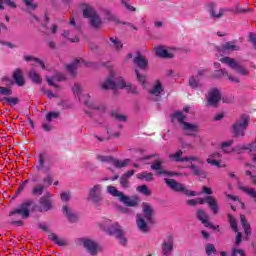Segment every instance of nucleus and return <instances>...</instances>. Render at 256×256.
Masks as SVG:
<instances>
[{"label":"nucleus","mask_w":256,"mask_h":256,"mask_svg":"<svg viewBox=\"0 0 256 256\" xmlns=\"http://www.w3.org/2000/svg\"><path fill=\"white\" fill-rule=\"evenodd\" d=\"M196 217L198 221L202 222V225L208 226L209 225V215L203 209H198L196 212Z\"/></svg>","instance_id":"bb28decb"},{"label":"nucleus","mask_w":256,"mask_h":256,"mask_svg":"<svg viewBox=\"0 0 256 256\" xmlns=\"http://www.w3.org/2000/svg\"><path fill=\"white\" fill-rule=\"evenodd\" d=\"M28 77L31 79L32 83H35L36 85H41V83H43V78H41L35 70L30 71Z\"/></svg>","instance_id":"2f4dec72"},{"label":"nucleus","mask_w":256,"mask_h":256,"mask_svg":"<svg viewBox=\"0 0 256 256\" xmlns=\"http://www.w3.org/2000/svg\"><path fill=\"white\" fill-rule=\"evenodd\" d=\"M206 249V255L211 256L213 253H216L217 249H215V245L208 243L205 246Z\"/></svg>","instance_id":"603ef678"},{"label":"nucleus","mask_w":256,"mask_h":256,"mask_svg":"<svg viewBox=\"0 0 256 256\" xmlns=\"http://www.w3.org/2000/svg\"><path fill=\"white\" fill-rule=\"evenodd\" d=\"M237 255L245 256V251L241 250V249L233 248L232 249V256H237Z\"/></svg>","instance_id":"680f3d73"},{"label":"nucleus","mask_w":256,"mask_h":256,"mask_svg":"<svg viewBox=\"0 0 256 256\" xmlns=\"http://www.w3.org/2000/svg\"><path fill=\"white\" fill-rule=\"evenodd\" d=\"M199 205H207L210 207L213 215H217L219 213V204L217 203V200L213 196H206L205 198H198Z\"/></svg>","instance_id":"9b49d317"},{"label":"nucleus","mask_w":256,"mask_h":256,"mask_svg":"<svg viewBox=\"0 0 256 256\" xmlns=\"http://www.w3.org/2000/svg\"><path fill=\"white\" fill-rule=\"evenodd\" d=\"M161 93H163V85L160 81H157V83L150 90V95H154V97H156L155 101H161Z\"/></svg>","instance_id":"aec40b11"},{"label":"nucleus","mask_w":256,"mask_h":256,"mask_svg":"<svg viewBox=\"0 0 256 256\" xmlns=\"http://www.w3.org/2000/svg\"><path fill=\"white\" fill-rule=\"evenodd\" d=\"M61 199L63 201H69V199H71V194L69 192H63L61 195H60Z\"/></svg>","instance_id":"69168bd1"},{"label":"nucleus","mask_w":256,"mask_h":256,"mask_svg":"<svg viewBox=\"0 0 256 256\" xmlns=\"http://www.w3.org/2000/svg\"><path fill=\"white\" fill-rule=\"evenodd\" d=\"M249 121H251L249 116L242 115L240 121L233 124L232 129L236 137H245V131L247 130V127H249Z\"/></svg>","instance_id":"0eeeda50"},{"label":"nucleus","mask_w":256,"mask_h":256,"mask_svg":"<svg viewBox=\"0 0 256 256\" xmlns=\"http://www.w3.org/2000/svg\"><path fill=\"white\" fill-rule=\"evenodd\" d=\"M48 239H50V241H53V243L59 245L60 247L65 246V240L59 238V236H57V234L55 233H50Z\"/></svg>","instance_id":"e433bc0d"},{"label":"nucleus","mask_w":256,"mask_h":256,"mask_svg":"<svg viewBox=\"0 0 256 256\" xmlns=\"http://www.w3.org/2000/svg\"><path fill=\"white\" fill-rule=\"evenodd\" d=\"M109 41H106L107 45H109V47H111L115 51H121V49H123V42H121L119 38L110 37Z\"/></svg>","instance_id":"393cba45"},{"label":"nucleus","mask_w":256,"mask_h":256,"mask_svg":"<svg viewBox=\"0 0 256 256\" xmlns=\"http://www.w3.org/2000/svg\"><path fill=\"white\" fill-rule=\"evenodd\" d=\"M38 157V165L36 166V169L41 171V169L45 167V159H47V153L41 152Z\"/></svg>","instance_id":"4c0bfd02"},{"label":"nucleus","mask_w":256,"mask_h":256,"mask_svg":"<svg viewBox=\"0 0 256 256\" xmlns=\"http://www.w3.org/2000/svg\"><path fill=\"white\" fill-rule=\"evenodd\" d=\"M133 63L139 69H141L142 71H145V69H147V67L149 65V60H147V58L145 56L141 55V53L137 52V56L134 57Z\"/></svg>","instance_id":"2eb2a0df"},{"label":"nucleus","mask_w":256,"mask_h":256,"mask_svg":"<svg viewBox=\"0 0 256 256\" xmlns=\"http://www.w3.org/2000/svg\"><path fill=\"white\" fill-rule=\"evenodd\" d=\"M240 191H243L246 193V195H249L251 199H253L254 203H256V190L255 188H249L245 186H239Z\"/></svg>","instance_id":"473e14b6"},{"label":"nucleus","mask_w":256,"mask_h":256,"mask_svg":"<svg viewBox=\"0 0 256 256\" xmlns=\"http://www.w3.org/2000/svg\"><path fill=\"white\" fill-rule=\"evenodd\" d=\"M103 91H107V89H127L128 93H132V95H139V90L137 87L133 86L132 83H127L123 79V76H119L117 72L111 71L106 81H104L101 85Z\"/></svg>","instance_id":"f03ea898"},{"label":"nucleus","mask_w":256,"mask_h":256,"mask_svg":"<svg viewBox=\"0 0 256 256\" xmlns=\"http://www.w3.org/2000/svg\"><path fill=\"white\" fill-rule=\"evenodd\" d=\"M2 105H9L10 107H15L19 105L20 100L17 97H2L0 98Z\"/></svg>","instance_id":"c85d7f7f"},{"label":"nucleus","mask_w":256,"mask_h":256,"mask_svg":"<svg viewBox=\"0 0 256 256\" xmlns=\"http://www.w3.org/2000/svg\"><path fill=\"white\" fill-rule=\"evenodd\" d=\"M213 79H219L221 77H227L229 81L232 83H239L238 78H233V76L229 75L226 69H219L215 70L214 74L212 75Z\"/></svg>","instance_id":"f3484780"},{"label":"nucleus","mask_w":256,"mask_h":256,"mask_svg":"<svg viewBox=\"0 0 256 256\" xmlns=\"http://www.w3.org/2000/svg\"><path fill=\"white\" fill-rule=\"evenodd\" d=\"M103 13H104V17L107 21H110L112 23H116V25H119V24H121V25H131V23H129V22L119 21V18H117V16H115L113 14V12H111V10H109V9H104Z\"/></svg>","instance_id":"dca6fc26"},{"label":"nucleus","mask_w":256,"mask_h":256,"mask_svg":"<svg viewBox=\"0 0 256 256\" xmlns=\"http://www.w3.org/2000/svg\"><path fill=\"white\" fill-rule=\"evenodd\" d=\"M142 213L143 217L141 215H137V227L140 231H143L144 233H147L149 231V226L155 224V220L153 219V215H155V211L153 210V206L149 203H143L142 205Z\"/></svg>","instance_id":"7ed1b4c3"},{"label":"nucleus","mask_w":256,"mask_h":256,"mask_svg":"<svg viewBox=\"0 0 256 256\" xmlns=\"http://www.w3.org/2000/svg\"><path fill=\"white\" fill-rule=\"evenodd\" d=\"M156 55L161 59H173V57H175V54L169 52V50L163 48L162 46L156 48Z\"/></svg>","instance_id":"5701e85b"},{"label":"nucleus","mask_w":256,"mask_h":256,"mask_svg":"<svg viewBox=\"0 0 256 256\" xmlns=\"http://www.w3.org/2000/svg\"><path fill=\"white\" fill-rule=\"evenodd\" d=\"M240 223L246 237H249V235H251V224H249V222L247 221V217L243 214L240 215Z\"/></svg>","instance_id":"cd10ccee"},{"label":"nucleus","mask_w":256,"mask_h":256,"mask_svg":"<svg viewBox=\"0 0 256 256\" xmlns=\"http://www.w3.org/2000/svg\"><path fill=\"white\" fill-rule=\"evenodd\" d=\"M62 211L63 213H65L68 221H70V223H77V221L79 220V216L76 213H73V211L71 210V208H69V206L64 205L62 207Z\"/></svg>","instance_id":"6ab92c4d"},{"label":"nucleus","mask_w":256,"mask_h":256,"mask_svg":"<svg viewBox=\"0 0 256 256\" xmlns=\"http://www.w3.org/2000/svg\"><path fill=\"white\" fill-rule=\"evenodd\" d=\"M53 205L51 204V194L48 192L42 196L39 200V204L35 203V200L28 199L23 201L17 208L10 211V217L13 215H20L22 219H29L31 213H43L51 211Z\"/></svg>","instance_id":"f257e3e1"},{"label":"nucleus","mask_w":256,"mask_h":256,"mask_svg":"<svg viewBox=\"0 0 256 256\" xmlns=\"http://www.w3.org/2000/svg\"><path fill=\"white\" fill-rule=\"evenodd\" d=\"M72 91L74 93V95H76L79 99V101H81V93H83V88L81 87V84L79 83H75L74 86L72 87Z\"/></svg>","instance_id":"79ce46f5"},{"label":"nucleus","mask_w":256,"mask_h":256,"mask_svg":"<svg viewBox=\"0 0 256 256\" xmlns=\"http://www.w3.org/2000/svg\"><path fill=\"white\" fill-rule=\"evenodd\" d=\"M221 101V92L217 88H212L208 92L207 105L217 107Z\"/></svg>","instance_id":"f8f14e48"},{"label":"nucleus","mask_w":256,"mask_h":256,"mask_svg":"<svg viewBox=\"0 0 256 256\" xmlns=\"http://www.w3.org/2000/svg\"><path fill=\"white\" fill-rule=\"evenodd\" d=\"M61 112H49L45 115L46 121L51 123L53 119H59Z\"/></svg>","instance_id":"c03bdc74"},{"label":"nucleus","mask_w":256,"mask_h":256,"mask_svg":"<svg viewBox=\"0 0 256 256\" xmlns=\"http://www.w3.org/2000/svg\"><path fill=\"white\" fill-rule=\"evenodd\" d=\"M182 130L186 132L187 137H197L199 131V125L185 122L182 126Z\"/></svg>","instance_id":"4468645a"},{"label":"nucleus","mask_w":256,"mask_h":256,"mask_svg":"<svg viewBox=\"0 0 256 256\" xmlns=\"http://www.w3.org/2000/svg\"><path fill=\"white\" fill-rule=\"evenodd\" d=\"M117 211H119V213H124L125 215H127V213H129V208L125 206H117Z\"/></svg>","instance_id":"338daca9"},{"label":"nucleus","mask_w":256,"mask_h":256,"mask_svg":"<svg viewBox=\"0 0 256 256\" xmlns=\"http://www.w3.org/2000/svg\"><path fill=\"white\" fill-rule=\"evenodd\" d=\"M23 3L28 9H32V11H35L39 7V4L34 3L33 0H23Z\"/></svg>","instance_id":"de8ad7c7"},{"label":"nucleus","mask_w":256,"mask_h":256,"mask_svg":"<svg viewBox=\"0 0 256 256\" xmlns=\"http://www.w3.org/2000/svg\"><path fill=\"white\" fill-rule=\"evenodd\" d=\"M233 145V140L222 142L221 143V149L224 151V153H229L227 150V147H231Z\"/></svg>","instance_id":"4d7b16f0"},{"label":"nucleus","mask_w":256,"mask_h":256,"mask_svg":"<svg viewBox=\"0 0 256 256\" xmlns=\"http://www.w3.org/2000/svg\"><path fill=\"white\" fill-rule=\"evenodd\" d=\"M87 199L94 207H100L103 203V189L101 188V185L96 184L90 188Z\"/></svg>","instance_id":"423d86ee"},{"label":"nucleus","mask_w":256,"mask_h":256,"mask_svg":"<svg viewBox=\"0 0 256 256\" xmlns=\"http://www.w3.org/2000/svg\"><path fill=\"white\" fill-rule=\"evenodd\" d=\"M152 171H163V162L156 160L154 164L151 165Z\"/></svg>","instance_id":"3c124183"},{"label":"nucleus","mask_w":256,"mask_h":256,"mask_svg":"<svg viewBox=\"0 0 256 256\" xmlns=\"http://www.w3.org/2000/svg\"><path fill=\"white\" fill-rule=\"evenodd\" d=\"M79 62V59H75L72 64L67 65V71H69L73 75V77H75L77 73V65H79Z\"/></svg>","instance_id":"ea45409f"},{"label":"nucleus","mask_w":256,"mask_h":256,"mask_svg":"<svg viewBox=\"0 0 256 256\" xmlns=\"http://www.w3.org/2000/svg\"><path fill=\"white\" fill-rule=\"evenodd\" d=\"M240 49L235 42H226L222 45V51H239Z\"/></svg>","instance_id":"f704fd0d"},{"label":"nucleus","mask_w":256,"mask_h":256,"mask_svg":"<svg viewBox=\"0 0 256 256\" xmlns=\"http://www.w3.org/2000/svg\"><path fill=\"white\" fill-rule=\"evenodd\" d=\"M162 252L163 255L165 256H170L171 253L173 252V237L169 236L168 242H163L162 243Z\"/></svg>","instance_id":"412c9836"},{"label":"nucleus","mask_w":256,"mask_h":256,"mask_svg":"<svg viewBox=\"0 0 256 256\" xmlns=\"http://www.w3.org/2000/svg\"><path fill=\"white\" fill-rule=\"evenodd\" d=\"M136 191H138L139 193H142V195H146L147 197L151 195V191L149 190V187H147V185L138 186L136 188Z\"/></svg>","instance_id":"a18cd8bd"},{"label":"nucleus","mask_w":256,"mask_h":256,"mask_svg":"<svg viewBox=\"0 0 256 256\" xmlns=\"http://www.w3.org/2000/svg\"><path fill=\"white\" fill-rule=\"evenodd\" d=\"M228 221L230 223V227L231 229L237 233V231H239V224L237 223V220L235 219V217L231 214H228Z\"/></svg>","instance_id":"58836bf2"},{"label":"nucleus","mask_w":256,"mask_h":256,"mask_svg":"<svg viewBox=\"0 0 256 256\" xmlns=\"http://www.w3.org/2000/svg\"><path fill=\"white\" fill-rule=\"evenodd\" d=\"M12 79H14L18 87H23V85H25V78L23 77V70H21V68H17L14 70L12 74Z\"/></svg>","instance_id":"a211bd4d"},{"label":"nucleus","mask_w":256,"mask_h":256,"mask_svg":"<svg viewBox=\"0 0 256 256\" xmlns=\"http://www.w3.org/2000/svg\"><path fill=\"white\" fill-rule=\"evenodd\" d=\"M189 169L192 170V175H195V176L203 175V172L197 167V165L192 164L189 166Z\"/></svg>","instance_id":"864d4df0"},{"label":"nucleus","mask_w":256,"mask_h":256,"mask_svg":"<svg viewBox=\"0 0 256 256\" xmlns=\"http://www.w3.org/2000/svg\"><path fill=\"white\" fill-rule=\"evenodd\" d=\"M0 95L9 97V96L13 95V90L11 89V87L0 86Z\"/></svg>","instance_id":"49530a36"},{"label":"nucleus","mask_w":256,"mask_h":256,"mask_svg":"<svg viewBox=\"0 0 256 256\" xmlns=\"http://www.w3.org/2000/svg\"><path fill=\"white\" fill-rule=\"evenodd\" d=\"M111 117H112V119H115L116 121H121L123 123H126V121H127V116L120 114L119 112H117L115 110L111 112Z\"/></svg>","instance_id":"a19ab883"},{"label":"nucleus","mask_w":256,"mask_h":256,"mask_svg":"<svg viewBox=\"0 0 256 256\" xmlns=\"http://www.w3.org/2000/svg\"><path fill=\"white\" fill-rule=\"evenodd\" d=\"M188 83L192 89H199L201 87V78L199 76H191Z\"/></svg>","instance_id":"72a5a7b5"},{"label":"nucleus","mask_w":256,"mask_h":256,"mask_svg":"<svg viewBox=\"0 0 256 256\" xmlns=\"http://www.w3.org/2000/svg\"><path fill=\"white\" fill-rule=\"evenodd\" d=\"M89 20L92 29L99 30L103 27V20L101 19V16H99V13H96L94 16L89 18Z\"/></svg>","instance_id":"4be33fe9"},{"label":"nucleus","mask_w":256,"mask_h":256,"mask_svg":"<svg viewBox=\"0 0 256 256\" xmlns=\"http://www.w3.org/2000/svg\"><path fill=\"white\" fill-rule=\"evenodd\" d=\"M159 175H166L167 177H175L177 176L176 172H171V171H167V170H161L158 172Z\"/></svg>","instance_id":"bf43d9fd"},{"label":"nucleus","mask_w":256,"mask_h":256,"mask_svg":"<svg viewBox=\"0 0 256 256\" xmlns=\"http://www.w3.org/2000/svg\"><path fill=\"white\" fill-rule=\"evenodd\" d=\"M97 159L101 163H110L111 165H114L116 169H123V167H127V165L131 163L130 159L119 160L115 159L113 156H98Z\"/></svg>","instance_id":"6e6552de"},{"label":"nucleus","mask_w":256,"mask_h":256,"mask_svg":"<svg viewBox=\"0 0 256 256\" xmlns=\"http://www.w3.org/2000/svg\"><path fill=\"white\" fill-rule=\"evenodd\" d=\"M135 74L137 77V81L140 83V85H145V83L147 82V77L145 75H141V73H139V70H135Z\"/></svg>","instance_id":"8fccbe9b"},{"label":"nucleus","mask_w":256,"mask_h":256,"mask_svg":"<svg viewBox=\"0 0 256 256\" xmlns=\"http://www.w3.org/2000/svg\"><path fill=\"white\" fill-rule=\"evenodd\" d=\"M107 191L110 195H112V197H117L120 203H123L126 207H137V205H139V199H131V197L117 190L115 186H108Z\"/></svg>","instance_id":"20e7f679"},{"label":"nucleus","mask_w":256,"mask_h":256,"mask_svg":"<svg viewBox=\"0 0 256 256\" xmlns=\"http://www.w3.org/2000/svg\"><path fill=\"white\" fill-rule=\"evenodd\" d=\"M80 243L83 244V247L88 251L90 255H97L99 253V244L93 239L90 238H81Z\"/></svg>","instance_id":"9d476101"},{"label":"nucleus","mask_w":256,"mask_h":256,"mask_svg":"<svg viewBox=\"0 0 256 256\" xmlns=\"http://www.w3.org/2000/svg\"><path fill=\"white\" fill-rule=\"evenodd\" d=\"M80 9L84 19H91L97 13V10L89 3L80 4Z\"/></svg>","instance_id":"ddd939ff"},{"label":"nucleus","mask_w":256,"mask_h":256,"mask_svg":"<svg viewBox=\"0 0 256 256\" xmlns=\"http://www.w3.org/2000/svg\"><path fill=\"white\" fill-rule=\"evenodd\" d=\"M187 118L186 115H183V112L181 111H176L171 115V122L175 123V119H177L179 125H184L185 119Z\"/></svg>","instance_id":"c756f323"},{"label":"nucleus","mask_w":256,"mask_h":256,"mask_svg":"<svg viewBox=\"0 0 256 256\" xmlns=\"http://www.w3.org/2000/svg\"><path fill=\"white\" fill-rule=\"evenodd\" d=\"M43 183L45 185L51 186L53 185V177L51 175H48L46 177L43 178Z\"/></svg>","instance_id":"052dcab7"},{"label":"nucleus","mask_w":256,"mask_h":256,"mask_svg":"<svg viewBox=\"0 0 256 256\" xmlns=\"http://www.w3.org/2000/svg\"><path fill=\"white\" fill-rule=\"evenodd\" d=\"M121 3H122V5H124V7H125V9H127V11H130L131 13H135V11H137V8L132 6L130 1L121 0Z\"/></svg>","instance_id":"09e8293b"},{"label":"nucleus","mask_w":256,"mask_h":256,"mask_svg":"<svg viewBox=\"0 0 256 256\" xmlns=\"http://www.w3.org/2000/svg\"><path fill=\"white\" fill-rule=\"evenodd\" d=\"M211 16L216 18V19H221L223 17V9H219V12H215V9L211 8L210 10Z\"/></svg>","instance_id":"5fc2aeb1"},{"label":"nucleus","mask_w":256,"mask_h":256,"mask_svg":"<svg viewBox=\"0 0 256 256\" xmlns=\"http://www.w3.org/2000/svg\"><path fill=\"white\" fill-rule=\"evenodd\" d=\"M107 233L108 235H114V237H121L123 235V230L119 223H114L107 229Z\"/></svg>","instance_id":"b1692460"},{"label":"nucleus","mask_w":256,"mask_h":256,"mask_svg":"<svg viewBox=\"0 0 256 256\" xmlns=\"http://www.w3.org/2000/svg\"><path fill=\"white\" fill-rule=\"evenodd\" d=\"M240 149L250 151V153H252V161H253V163H256V145H255V143L241 145Z\"/></svg>","instance_id":"7c9ffc66"},{"label":"nucleus","mask_w":256,"mask_h":256,"mask_svg":"<svg viewBox=\"0 0 256 256\" xmlns=\"http://www.w3.org/2000/svg\"><path fill=\"white\" fill-rule=\"evenodd\" d=\"M128 178H125L124 176H121L120 178V185L122 187H128L129 182L127 181Z\"/></svg>","instance_id":"774afa93"},{"label":"nucleus","mask_w":256,"mask_h":256,"mask_svg":"<svg viewBox=\"0 0 256 256\" xmlns=\"http://www.w3.org/2000/svg\"><path fill=\"white\" fill-rule=\"evenodd\" d=\"M106 132L109 135L108 139H113V137L117 139V138H119L121 136L120 132L112 133L111 132V128H109V127H106Z\"/></svg>","instance_id":"6e6d98bb"},{"label":"nucleus","mask_w":256,"mask_h":256,"mask_svg":"<svg viewBox=\"0 0 256 256\" xmlns=\"http://www.w3.org/2000/svg\"><path fill=\"white\" fill-rule=\"evenodd\" d=\"M164 182L175 193H182L186 197H195L197 192L187 189L185 184L177 182L175 179L164 178Z\"/></svg>","instance_id":"39448f33"},{"label":"nucleus","mask_w":256,"mask_h":256,"mask_svg":"<svg viewBox=\"0 0 256 256\" xmlns=\"http://www.w3.org/2000/svg\"><path fill=\"white\" fill-rule=\"evenodd\" d=\"M206 163H209V165H213L214 167H221V163L219 161L210 158L206 160Z\"/></svg>","instance_id":"e2e57ef3"},{"label":"nucleus","mask_w":256,"mask_h":256,"mask_svg":"<svg viewBox=\"0 0 256 256\" xmlns=\"http://www.w3.org/2000/svg\"><path fill=\"white\" fill-rule=\"evenodd\" d=\"M53 79H55V81H65V75L58 72V73L55 74Z\"/></svg>","instance_id":"0e129e2a"},{"label":"nucleus","mask_w":256,"mask_h":256,"mask_svg":"<svg viewBox=\"0 0 256 256\" xmlns=\"http://www.w3.org/2000/svg\"><path fill=\"white\" fill-rule=\"evenodd\" d=\"M169 159H171V161H174L175 163H187L188 160L187 157H183L182 150H178L176 153L170 154Z\"/></svg>","instance_id":"a878e982"},{"label":"nucleus","mask_w":256,"mask_h":256,"mask_svg":"<svg viewBox=\"0 0 256 256\" xmlns=\"http://www.w3.org/2000/svg\"><path fill=\"white\" fill-rule=\"evenodd\" d=\"M248 42L252 43V45L254 46V49H256V34L255 33L251 32L248 35Z\"/></svg>","instance_id":"13d9d810"},{"label":"nucleus","mask_w":256,"mask_h":256,"mask_svg":"<svg viewBox=\"0 0 256 256\" xmlns=\"http://www.w3.org/2000/svg\"><path fill=\"white\" fill-rule=\"evenodd\" d=\"M221 63H225L226 65H229L231 69H234L236 73L239 75H248L249 71L245 69L237 60L231 58V57H224L220 59Z\"/></svg>","instance_id":"1a4fd4ad"},{"label":"nucleus","mask_w":256,"mask_h":256,"mask_svg":"<svg viewBox=\"0 0 256 256\" xmlns=\"http://www.w3.org/2000/svg\"><path fill=\"white\" fill-rule=\"evenodd\" d=\"M136 177L141 181H143V179L148 182L153 181V173L147 171L136 174Z\"/></svg>","instance_id":"c9c22d12"},{"label":"nucleus","mask_w":256,"mask_h":256,"mask_svg":"<svg viewBox=\"0 0 256 256\" xmlns=\"http://www.w3.org/2000/svg\"><path fill=\"white\" fill-rule=\"evenodd\" d=\"M43 191H45V186L43 185H37L32 189L31 194L34 196L39 197L40 195H43Z\"/></svg>","instance_id":"37998d69"}]
</instances>
